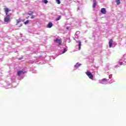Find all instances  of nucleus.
I'll use <instances>...</instances> for the list:
<instances>
[{
	"mask_svg": "<svg viewBox=\"0 0 126 126\" xmlns=\"http://www.w3.org/2000/svg\"><path fill=\"white\" fill-rule=\"evenodd\" d=\"M86 74H87V76H88V77H89L90 79H92V80L94 79V76H93V75H92V73H91V72L89 71H87L86 72Z\"/></svg>",
	"mask_w": 126,
	"mask_h": 126,
	"instance_id": "1",
	"label": "nucleus"
},
{
	"mask_svg": "<svg viewBox=\"0 0 126 126\" xmlns=\"http://www.w3.org/2000/svg\"><path fill=\"white\" fill-rule=\"evenodd\" d=\"M10 15H7L6 17L4 18V22H7L8 23L10 21Z\"/></svg>",
	"mask_w": 126,
	"mask_h": 126,
	"instance_id": "2",
	"label": "nucleus"
},
{
	"mask_svg": "<svg viewBox=\"0 0 126 126\" xmlns=\"http://www.w3.org/2000/svg\"><path fill=\"white\" fill-rule=\"evenodd\" d=\"M54 41L56 44H58V45H62V39L56 38L54 39Z\"/></svg>",
	"mask_w": 126,
	"mask_h": 126,
	"instance_id": "3",
	"label": "nucleus"
},
{
	"mask_svg": "<svg viewBox=\"0 0 126 126\" xmlns=\"http://www.w3.org/2000/svg\"><path fill=\"white\" fill-rule=\"evenodd\" d=\"M4 10L5 11L6 15H7V14H8V12H9V11H11V10L8 9V8H4Z\"/></svg>",
	"mask_w": 126,
	"mask_h": 126,
	"instance_id": "4",
	"label": "nucleus"
},
{
	"mask_svg": "<svg viewBox=\"0 0 126 126\" xmlns=\"http://www.w3.org/2000/svg\"><path fill=\"white\" fill-rule=\"evenodd\" d=\"M100 12L102 13L103 14H106L107 11H106V8H102L100 10Z\"/></svg>",
	"mask_w": 126,
	"mask_h": 126,
	"instance_id": "5",
	"label": "nucleus"
},
{
	"mask_svg": "<svg viewBox=\"0 0 126 126\" xmlns=\"http://www.w3.org/2000/svg\"><path fill=\"white\" fill-rule=\"evenodd\" d=\"M113 42H114V40L113 39H111L109 40V48H112V45H113Z\"/></svg>",
	"mask_w": 126,
	"mask_h": 126,
	"instance_id": "6",
	"label": "nucleus"
},
{
	"mask_svg": "<svg viewBox=\"0 0 126 126\" xmlns=\"http://www.w3.org/2000/svg\"><path fill=\"white\" fill-rule=\"evenodd\" d=\"M48 28H52L53 27V23L52 22H49L47 25Z\"/></svg>",
	"mask_w": 126,
	"mask_h": 126,
	"instance_id": "7",
	"label": "nucleus"
},
{
	"mask_svg": "<svg viewBox=\"0 0 126 126\" xmlns=\"http://www.w3.org/2000/svg\"><path fill=\"white\" fill-rule=\"evenodd\" d=\"M23 72V70L18 71L17 73V75L18 76H20V75H21V73H22Z\"/></svg>",
	"mask_w": 126,
	"mask_h": 126,
	"instance_id": "8",
	"label": "nucleus"
},
{
	"mask_svg": "<svg viewBox=\"0 0 126 126\" xmlns=\"http://www.w3.org/2000/svg\"><path fill=\"white\" fill-rule=\"evenodd\" d=\"M97 5V2L96 1H94V3L93 5V7L95 8L96 7V5Z\"/></svg>",
	"mask_w": 126,
	"mask_h": 126,
	"instance_id": "9",
	"label": "nucleus"
},
{
	"mask_svg": "<svg viewBox=\"0 0 126 126\" xmlns=\"http://www.w3.org/2000/svg\"><path fill=\"white\" fill-rule=\"evenodd\" d=\"M75 68H78L79 66H80V64H78V63H77L75 65H74Z\"/></svg>",
	"mask_w": 126,
	"mask_h": 126,
	"instance_id": "10",
	"label": "nucleus"
},
{
	"mask_svg": "<svg viewBox=\"0 0 126 126\" xmlns=\"http://www.w3.org/2000/svg\"><path fill=\"white\" fill-rule=\"evenodd\" d=\"M33 13H34L33 11H29L28 12V15H32V14H33Z\"/></svg>",
	"mask_w": 126,
	"mask_h": 126,
	"instance_id": "11",
	"label": "nucleus"
},
{
	"mask_svg": "<svg viewBox=\"0 0 126 126\" xmlns=\"http://www.w3.org/2000/svg\"><path fill=\"white\" fill-rule=\"evenodd\" d=\"M62 18V16H59L58 17L56 18V21H59Z\"/></svg>",
	"mask_w": 126,
	"mask_h": 126,
	"instance_id": "12",
	"label": "nucleus"
},
{
	"mask_svg": "<svg viewBox=\"0 0 126 126\" xmlns=\"http://www.w3.org/2000/svg\"><path fill=\"white\" fill-rule=\"evenodd\" d=\"M78 42L79 43V48H81V41L80 40H78Z\"/></svg>",
	"mask_w": 126,
	"mask_h": 126,
	"instance_id": "13",
	"label": "nucleus"
},
{
	"mask_svg": "<svg viewBox=\"0 0 126 126\" xmlns=\"http://www.w3.org/2000/svg\"><path fill=\"white\" fill-rule=\"evenodd\" d=\"M21 22V19H19L17 20V25L18 24V23H20Z\"/></svg>",
	"mask_w": 126,
	"mask_h": 126,
	"instance_id": "14",
	"label": "nucleus"
},
{
	"mask_svg": "<svg viewBox=\"0 0 126 126\" xmlns=\"http://www.w3.org/2000/svg\"><path fill=\"white\" fill-rule=\"evenodd\" d=\"M116 3L118 5H120V3H121V2L120 1V0H116Z\"/></svg>",
	"mask_w": 126,
	"mask_h": 126,
	"instance_id": "15",
	"label": "nucleus"
},
{
	"mask_svg": "<svg viewBox=\"0 0 126 126\" xmlns=\"http://www.w3.org/2000/svg\"><path fill=\"white\" fill-rule=\"evenodd\" d=\"M67 51V49L66 48H64L63 52H62V54H64L66 51Z\"/></svg>",
	"mask_w": 126,
	"mask_h": 126,
	"instance_id": "16",
	"label": "nucleus"
},
{
	"mask_svg": "<svg viewBox=\"0 0 126 126\" xmlns=\"http://www.w3.org/2000/svg\"><path fill=\"white\" fill-rule=\"evenodd\" d=\"M24 23V24H25V25L28 24V23H29V20H27V21H26V22H25Z\"/></svg>",
	"mask_w": 126,
	"mask_h": 126,
	"instance_id": "17",
	"label": "nucleus"
},
{
	"mask_svg": "<svg viewBox=\"0 0 126 126\" xmlns=\"http://www.w3.org/2000/svg\"><path fill=\"white\" fill-rule=\"evenodd\" d=\"M56 0L58 4H61V1L60 0Z\"/></svg>",
	"mask_w": 126,
	"mask_h": 126,
	"instance_id": "18",
	"label": "nucleus"
},
{
	"mask_svg": "<svg viewBox=\"0 0 126 126\" xmlns=\"http://www.w3.org/2000/svg\"><path fill=\"white\" fill-rule=\"evenodd\" d=\"M35 17H36V16L32 15V16L31 17V19H34V18H35Z\"/></svg>",
	"mask_w": 126,
	"mask_h": 126,
	"instance_id": "19",
	"label": "nucleus"
},
{
	"mask_svg": "<svg viewBox=\"0 0 126 126\" xmlns=\"http://www.w3.org/2000/svg\"><path fill=\"white\" fill-rule=\"evenodd\" d=\"M43 2L44 3H47L48 2V0H43Z\"/></svg>",
	"mask_w": 126,
	"mask_h": 126,
	"instance_id": "20",
	"label": "nucleus"
},
{
	"mask_svg": "<svg viewBox=\"0 0 126 126\" xmlns=\"http://www.w3.org/2000/svg\"><path fill=\"white\" fill-rule=\"evenodd\" d=\"M102 81H107V79L106 78H104L101 80Z\"/></svg>",
	"mask_w": 126,
	"mask_h": 126,
	"instance_id": "21",
	"label": "nucleus"
},
{
	"mask_svg": "<svg viewBox=\"0 0 126 126\" xmlns=\"http://www.w3.org/2000/svg\"><path fill=\"white\" fill-rule=\"evenodd\" d=\"M120 65H123V62H120Z\"/></svg>",
	"mask_w": 126,
	"mask_h": 126,
	"instance_id": "22",
	"label": "nucleus"
},
{
	"mask_svg": "<svg viewBox=\"0 0 126 126\" xmlns=\"http://www.w3.org/2000/svg\"><path fill=\"white\" fill-rule=\"evenodd\" d=\"M66 29H67V30H68V29H69V28L67 27V28H66Z\"/></svg>",
	"mask_w": 126,
	"mask_h": 126,
	"instance_id": "23",
	"label": "nucleus"
},
{
	"mask_svg": "<svg viewBox=\"0 0 126 126\" xmlns=\"http://www.w3.org/2000/svg\"><path fill=\"white\" fill-rule=\"evenodd\" d=\"M23 58H19V60L20 61L21 60H23Z\"/></svg>",
	"mask_w": 126,
	"mask_h": 126,
	"instance_id": "24",
	"label": "nucleus"
},
{
	"mask_svg": "<svg viewBox=\"0 0 126 126\" xmlns=\"http://www.w3.org/2000/svg\"><path fill=\"white\" fill-rule=\"evenodd\" d=\"M80 50V48H79V50Z\"/></svg>",
	"mask_w": 126,
	"mask_h": 126,
	"instance_id": "25",
	"label": "nucleus"
},
{
	"mask_svg": "<svg viewBox=\"0 0 126 126\" xmlns=\"http://www.w3.org/2000/svg\"><path fill=\"white\" fill-rule=\"evenodd\" d=\"M27 19H28V18H27Z\"/></svg>",
	"mask_w": 126,
	"mask_h": 126,
	"instance_id": "26",
	"label": "nucleus"
}]
</instances>
